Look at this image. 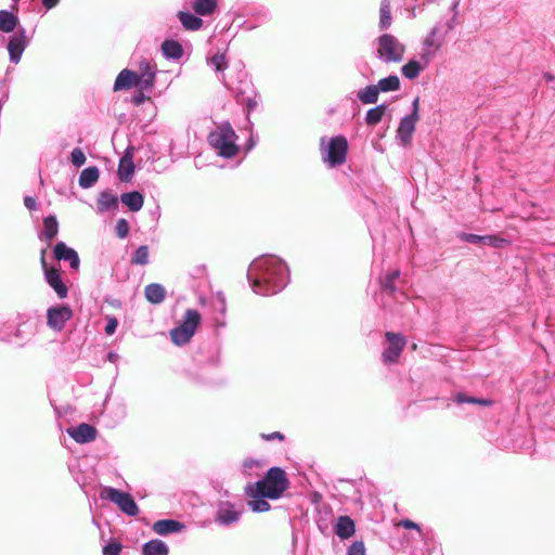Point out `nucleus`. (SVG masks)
<instances>
[{"label": "nucleus", "mask_w": 555, "mask_h": 555, "mask_svg": "<svg viewBox=\"0 0 555 555\" xmlns=\"http://www.w3.org/2000/svg\"><path fill=\"white\" fill-rule=\"evenodd\" d=\"M377 56L385 63H400L405 53V46L393 35L384 34L377 39Z\"/></svg>", "instance_id": "20e7f679"}, {"label": "nucleus", "mask_w": 555, "mask_h": 555, "mask_svg": "<svg viewBox=\"0 0 555 555\" xmlns=\"http://www.w3.org/2000/svg\"><path fill=\"white\" fill-rule=\"evenodd\" d=\"M211 64L215 66L216 70L221 72L227 66L225 56L223 54H216L211 57Z\"/></svg>", "instance_id": "49530a36"}, {"label": "nucleus", "mask_w": 555, "mask_h": 555, "mask_svg": "<svg viewBox=\"0 0 555 555\" xmlns=\"http://www.w3.org/2000/svg\"><path fill=\"white\" fill-rule=\"evenodd\" d=\"M248 505L254 512L257 513L267 512L270 509V504L264 500V498L253 499L248 502Z\"/></svg>", "instance_id": "a19ab883"}, {"label": "nucleus", "mask_w": 555, "mask_h": 555, "mask_svg": "<svg viewBox=\"0 0 555 555\" xmlns=\"http://www.w3.org/2000/svg\"><path fill=\"white\" fill-rule=\"evenodd\" d=\"M377 87L383 92L397 91L400 89V79L396 75H390L380 79Z\"/></svg>", "instance_id": "f704fd0d"}, {"label": "nucleus", "mask_w": 555, "mask_h": 555, "mask_svg": "<svg viewBox=\"0 0 555 555\" xmlns=\"http://www.w3.org/2000/svg\"><path fill=\"white\" fill-rule=\"evenodd\" d=\"M261 438L267 441H271L273 439H279L280 441H283L285 437L280 431H273L271 434H261Z\"/></svg>", "instance_id": "09e8293b"}, {"label": "nucleus", "mask_w": 555, "mask_h": 555, "mask_svg": "<svg viewBox=\"0 0 555 555\" xmlns=\"http://www.w3.org/2000/svg\"><path fill=\"white\" fill-rule=\"evenodd\" d=\"M217 5V0H195L192 8L196 14L207 16L216 11Z\"/></svg>", "instance_id": "c85d7f7f"}, {"label": "nucleus", "mask_w": 555, "mask_h": 555, "mask_svg": "<svg viewBox=\"0 0 555 555\" xmlns=\"http://www.w3.org/2000/svg\"><path fill=\"white\" fill-rule=\"evenodd\" d=\"M132 87L139 88L137 73L130 69H122L115 79L114 91L129 90Z\"/></svg>", "instance_id": "dca6fc26"}, {"label": "nucleus", "mask_w": 555, "mask_h": 555, "mask_svg": "<svg viewBox=\"0 0 555 555\" xmlns=\"http://www.w3.org/2000/svg\"><path fill=\"white\" fill-rule=\"evenodd\" d=\"M281 287L282 286L275 284L269 275H263L262 278H257L253 281L254 292L263 296L275 294L281 289Z\"/></svg>", "instance_id": "f3484780"}, {"label": "nucleus", "mask_w": 555, "mask_h": 555, "mask_svg": "<svg viewBox=\"0 0 555 555\" xmlns=\"http://www.w3.org/2000/svg\"><path fill=\"white\" fill-rule=\"evenodd\" d=\"M425 66V64L421 65L418 61L411 60L402 66V75L408 79H414Z\"/></svg>", "instance_id": "e433bc0d"}, {"label": "nucleus", "mask_w": 555, "mask_h": 555, "mask_svg": "<svg viewBox=\"0 0 555 555\" xmlns=\"http://www.w3.org/2000/svg\"><path fill=\"white\" fill-rule=\"evenodd\" d=\"M184 528L183 524L173 519L157 520L153 525V530L159 535H166L173 532H179Z\"/></svg>", "instance_id": "6ab92c4d"}, {"label": "nucleus", "mask_w": 555, "mask_h": 555, "mask_svg": "<svg viewBox=\"0 0 555 555\" xmlns=\"http://www.w3.org/2000/svg\"><path fill=\"white\" fill-rule=\"evenodd\" d=\"M418 98L413 102V112L411 114H418Z\"/></svg>", "instance_id": "6e6d98bb"}, {"label": "nucleus", "mask_w": 555, "mask_h": 555, "mask_svg": "<svg viewBox=\"0 0 555 555\" xmlns=\"http://www.w3.org/2000/svg\"><path fill=\"white\" fill-rule=\"evenodd\" d=\"M348 141L344 135H336L328 141L323 160L330 167L340 166L346 162Z\"/></svg>", "instance_id": "39448f33"}, {"label": "nucleus", "mask_w": 555, "mask_h": 555, "mask_svg": "<svg viewBox=\"0 0 555 555\" xmlns=\"http://www.w3.org/2000/svg\"><path fill=\"white\" fill-rule=\"evenodd\" d=\"M149 262V248L145 245H142L137 248L133 258L132 263L144 266Z\"/></svg>", "instance_id": "ea45409f"}, {"label": "nucleus", "mask_w": 555, "mask_h": 555, "mask_svg": "<svg viewBox=\"0 0 555 555\" xmlns=\"http://www.w3.org/2000/svg\"><path fill=\"white\" fill-rule=\"evenodd\" d=\"M143 555H168V547L160 540H151L143 545Z\"/></svg>", "instance_id": "c756f323"}, {"label": "nucleus", "mask_w": 555, "mask_h": 555, "mask_svg": "<svg viewBox=\"0 0 555 555\" xmlns=\"http://www.w3.org/2000/svg\"><path fill=\"white\" fill-rule=\"evenodd\" d=\"M67 434L73 438L77 443H88L93 441L96 438V428L87 423H82L77 427L68 428Z\"/></svg>", "instance_id": "9b49d317"}, {"label": "nucleus", "mask_w": 555, "mask_h": 555, "mask_svg": "<svg viewBox=\"0 0 555 555\" xmlns=\"http://www.w3.org/2000/svg\"><path fill=\"white\" fill-rule=\"evenodd\" d=\"M98 210L104 212L118 207V198L108 191L100 193L98 198Z\"/></svg>", "instance_id": "a878e982"}, {"label": "nucleus", "mask_w": 555, "mask_h": 555, "mask_svg": "<svg viewBox=\"0 0 555 555\" xmlns=\"http://www.w3.org/2000/svg\"><path fill=\"white\" fill-rule=\"evenodd\" d=\"M73 317V311L67 306L49 308L47 311L48 326L54 331H62L65 323Z\"/></svg>", "instance_id": "1a4fd4ad"}, {"label": "nucleus", "mask_w": 555, "mask_h": 555, "mask_svg": "<svg viewBox=\"0 0 555 555\" xmlns=\"http://www.w3.org/2000/svg\"><path fill=\"white\" fill-rule=\"evenodd\" d=\"M385 337L388 347L382 353L383 361L385 363H396L406 345V340L403 335L393 332H386Z\"/></svg>", "instance_id": "6e6552de"}, {"label": "nucleus", "mask_w": 555, "mask_h": 555, "mask_svg": "<svg viewBox=\"0 0 555 555\" xmlns=\"http://www.w3.org/2000/svg\"><path fill=\"white\" fill-rule=\"evenodd\" d=\"M100 178V171L95 166L88 167L80 172L79 185L83 189L91 188Z\"/></svg>", "instance_id": "393cba45"}, {"label": "nucleus", "mask_w": 555, "mask_h": 555, "mask_svg": "<svg viewBox=\"0 0 555 555\" xmlns=\"http://www.w3.org/2000/svg\"><path fill=\"white\" fill-rule=\"evenodd\" d=\"M162 51L166 57L179 60L183 56V48L176 40H165L162 43Z\"/></svg>", "instance_id": "bb28decb"}, {"label": "nucleus", "mask_w": 555, "mask_h": 555, "mask_svg": "<svg viewBox=\"0 0 555 555\" xmlns=\"http://www.w3.org/2000/svg\"><path fill=\"white\" fill-rule=\"evenodd\" d=\"M400 276V271L395 270L388 274L380 281V286L383 292L387 293L388 295H392L396 292L395 282Z\"/></svg>", "instance_id": "c9c22d12"}, {"label": "nucleus", "mask_w": 555, "mask_h": 555, "mask_svg": "<svg viewBox=\"0 0 555 555\" xmlns=\"http://www.w3.org/2000/svg\"><path fill=\"white\" fill-rule=\"evenodd\" d=\"M411 348H412V350H416L417 349V345L413 344Z\"/></svg>", "instance_id": "13d9d810"}, {"label": "nucleus", "mask_w": 555, "mask_h": 555, "mask_svg": "<svg viewBox=\"0 0 555 555\" xmlns=\"http://www.w3.org/2000/svg\"><path fill=\"white\" fill-rule=\"evenodd\" d=\"M24 205L29 209V210H35L37 208V202L34 197L31 196H25L24 197Z\"/></svg>", "instance_id": "603ef678"}, {"label": "nucleus", "mask_w": 555, "mask_h": 555, "mask_svg": "<svg viewBox=\"0 0 555 555\" xmlns=\"http://www.w3.org/2000/svg\"><path fill=\"white\" fill-rule=\"evenodd\" d=\"M378 87L375 85H370L358 92V98L364 104H374L378 100Z\"/></svg>", "instance_id": "7c9ffc66"}, {"label": "nucleus", "mask_w": 555, "mask_h": 555, "mask_svg": "<svg viewBox=\"0 0 555 555\" xmlns=\"http://www.w3.org/2000/svg\"><path fill=\"white\" fill-rule=\"evenodd\" d=\"M26 48V36L24 31L14 35L8 44V51L10 54V60L13 63H18L21 56Z\"/></svg>", "instance_id": "2eb2a0df"}, {"label": "nucleus", "mask_w": 555, "mask_h": 555, "mask_svg": "<svg viewBox=\"0 0 555 555\" xmlns=\"http://www.w3.org/2000/svg\"><path fill=\"white\" fill-rule=\"evenodd\" d=\"M199 324V312L195 309H188L180 325L172 328L169 333L172 343L177 346H183L188 344L194 336Z\"/></svg>", "instance_id": "7ed1b4c3"}, {"label": "nucleus", "mask_w": 555, "mask_h": 555, "mask_svg": "<svg viewBox=\"0 0 555 555\" xmlns=\"http://www.w3.org/2000/svg\"><path fill=\"white\" fill-rule=\"evenodd\" d=\"M40 263L44 271V274H47V270H49L50 268H48V264L46 261V250L44 249L41 250Z\"/></svg>", "instance_id": "5fc2aeb1"}, {"label": "nucleus", "mask_w": 555, "mask_h": 555, "mask_svg": "<svg viewBox=\"0 0 555 555\" xmlns=\"http://www.w3.org/2000/svg\"><path fill=\"white\" fill-rule=\"evenodd\" d=\"M543 77L545 78L546 81H552L554 79L551 73H544Z\"/></svg>", "instance_id": "4d7b16f0"}, {"label": "nucleus", "mask_w": 555, "mask_h": 555, "mask_svg": "<svg viewBox=\"0 0 555 555\" xmlns=\"http://www.w3.org/2000/svg\"><path fill=\"white\" fill-rule=\"evenodd\" d=\"M454 401L459 404L473 403V404H479L482 406H491L493 404V401L490 399H479L476 397L466 396L462 392L456 393Z\"/></svg>", "instance_id": "58836bf2"}, {"label": "nucleus", "mask_w": 555, "mask_h": 555, "mask_svg": "<svg viewBox=\"0 0 555 555\" xmlns=\"http://www.w3.org/2000/svg\"><path fill=\"white\" fill-rule=\"evenodd\" d=\"M444 42V36L439 27L435 26L423 41L421 60L427 65L438 53Z\"/></svg>", "instance_id": "0eeeda50"}, {"label": "nucleus", "mask_w": 555, "mask_h": 555, "mask_svg": "<svg viewBox=\"0 0 555 555\" xmlns=\"http://www.w3.org/2000/svg\"><path fill=\"white\" fill-rule=\"evenodd\" d=\"M70 159L74 166L81 167L86 163V156L82 150L76 147L70 153Z\"/></svg>", "instance_id": "79ce46f5"}, {"label": "nucleus", "mask_w": 555, "mask_h": 555, "mask_svg": "<svg viewBox=\"0 0 555 555\" xmlns=\"http://www.w3.org/2000/svg\"><path fill=\"white\" fill-rule=\"evenodd\" d=\"M60 2V0H42V4L44 5V8H47L48 10L54 8L57 5V3Z\"/></svg>", "instance_id": "864d4df0"}, {"label": "nucleus", "mask_w": 555, "mask_h": 555, "mask_svg": "<svg viewBox=\"0 0 555 555\" xmlns=\"http://www.w3.org/2000/svg\"><path fill=\"white\" fill-rule=\"evenodd\" d=\"M240 513L234 511L231 504L227 503L218 509L216 519L220 524L230 525L236 521Z\"/></svg>", "instance_id": "b1692460"}, {"label": "nucleus", "mask_w": 555, "mask_h": 555, "mask_svg": "<svg viewBox=\"0 0 555 555\" xmlns=\"http://www.w3.org/2000/svg\"><path fill=\"white\" fill-rule=\"evenodd\" d=\"M398 526L403 527V528H405V529H416V530H421L420 526H418L416 522H414V521H412V520H410V519H403V520H401V521L398 524Z\"/></svg>", "instance_id": "3c124183"}, {"label": "nucleus", "mask_w": 555, "mask_h": 555, "mask_svg": "<svg viewBox=\"0 0 555 555\" xmlns=\"http://www.w3.org/2000/svg\"><path fill=\"white\" fill-rule=\"evenodd\" d=\"M134 172V164L131 155L127 152L119 160L118 177L121 181H130Z\"/></svg>", "instance_id": "4be33fe9"}, {"label": "nucleus", "mask_w": 555, "mask_h": 555, "mask_svg": "<svg viewBox=\"0 0 555 555\" xmlns=\"http://www.w3.org/2000/svg\"><path fill=\"white\" fill-rule=\"evenodd\" d=\"M237 135L229 122H223L208 135L209 145L224 158H232L237 155L240 147L235 143Z\"/></svg>", "instance_id": "f03ea898"}, {"label": "nucleus", "mask_w": 555, "mask_h": 555, "mask_svg": "<svg viewBox=\"0 0 555 555\" xmlns=\"http://www.w3.org/2000/svg\"><path fill=\"white\" fill-rule=\"evenodd\" d=\"M461 238L465 242L473 244H483L488 246H492L495 248H502L508 244L505 238H502L498 235H477L472 233H463Z\"/></svg>", "instance_id": "ddd939ff"}, {"label": "nucleus", "mask_w": 555, "mask_h": 555, "mask_svg": "<svg viewBox=\"0 0 555 555\" xmlns=\"http://www.w3.org/2000/svg\"><path fill=\"white\" fill-rule=\"evenodd\" d=\"M118 321L115 317H109L107 319V324L105 326V333L107 335H113L117 328Z\"/></svg>", "instance_id": "de8ad7c7"}, {"label": "nucleus", "mask_w": 555, "mask_h": 555, "mask_svg": "<svg viewBox=\"0 0 555 555\" xmlns=\"http://www.w3.org/2000/svg\"><path fill=\"white\" fill-rule=\"evenodd\" d=\"M144 295L149 302L158 305L164 301L166 291L160 284L152 283L145 286Z\"/></svg>", "instance_id": "412c9836"}, {"label": "nucleus", "mask_w": 555, "mask_h": 555, "mask_svg": "<svg viewBox=\"0 0 555 555\" xmlns=\"http://www.w3.org/2000/svg\"><path fill=\"white\" fill-rule=\"evenodd\" d=\"M385 112H386V106L384 104L369 109L366 113V117H365L366 125L367 126L377 125L382 120Z\"/></svg>", "instance_id": "4c0bfd02"}, {"label": "nucleus", "mask_w": 555, "mask_h": 555, "mask_svg": "<svg viewBox=\"0 0 555 555\" xmlns=\"http://www.w3.org/2000/svg\"><path fill=\"white\" fill-rule=\"evenodd\" d=\"M122 545L119 542H111L103 547V555H120Z\"/></svg>", "instance_id": "c03bdc74"}, {"label": "nucleus", "mask_w": 555, "mask_h": 555, "mask_svg": "<svg viewBox=\"0 0 555 555\" xmlns=\"http://www.w3.org/2000/svg\"><path fill=\"white\" fill-rule=\"evenodd\" d=\"M356 532L354 521L349 516H340L335 526V533L340 539H349Z\"/></svg>", "instance_id": "aec40b11"}, {"label": "nucleus", "mask_w": 555, "mask_h": 555, "mask_svg": "<svg viewBox=\"0 0 555 555\" xmlns=\"http://www.w3.org/2000/svg\"><path fill=\"white\" fill-rule=\"evenodd\" d=\"M143 91L144 90L139 89V91L133 95L132 103L134 105L139 106L147 99Z\"/></svg>", "instance_id": "8fccbe9b"}, {"label": "nucleus", "mask_w": 555, "mask_h": 555, "mask_svg": "<svg viewBox=\"0 0 555 555\" xmlns=\"http://www.w3.org/2000/svg\"><path fill=\"white\" fill-rule=\"evenodd\" d=\"M120 201L131 211H139L144 203L143 195L138 191L121 194Z\"/></svg>", "instance_id": "5701e85b"}, {"label": "nucleus", "mask_w": 555, "mask_h": 555, "mask_svg": "<svg viewBox=\"0 0 555 555\" xmlns=\"http://www.w3.org/2000/svg\"><path fill=\"white\" fill-rule=\"evenodd\" d=\"M288 486L286 473L280 467H271L261 480L247 485L245 493L250 499L276 500L282 496Z\"/></svg>", "instance_id": "f257e3e1"}, {"label": "nucleus", "mask_w": 555, "mask_h": 555, "mask_svg": "<svg viewBox=\"0 0 555 555\" xmlns=\"http://www.w3.org/2000/svg\"><path fill=\"white\" fill-rule=\"evenodd\" d=\"M17 17L9 11H0V30L4 33H11L17 25Z\"/></svg>", "instance_id": "473e14b6"}, {"label": "nucleus", "mask_w": 555, "mask_h": 555, "mask_svg": "<svg viewBox=\"0 0 555 555\" xmlns=\"http://www.w3.org/2000/svg\"><path fill=\"white\" fill-rule=\"evenodd\" d=\"M178 17L186 30H198L203 26V20L192 13L180 11Z\"/></svg>", "instance_id": "cd10ccee"}, {"label": "nucleus", "mask_w": 555, "mask_h": 555, "mask_svg": "<svg viewBox=\"0 0 555 555\" xmlns=\"http://www.w3.org/2000/svg\"><path fill=\"white\" fill-rule=\"evenodd\" d=\"M116 234L119 238H125L129 233V224L126 219H119L116 223Z\"/></svg>", "instance_id": "37998d69"}, {"label": "nucleus", "mask_w": 555, "mask_h": 555, "mask_svg": "<svg viewBox=\"0 0 555 555\" xmlns=\"http://www.w3.org/2000/svg\"><path fill=\"white\" fill-rule=\"evenodd\" d=\"M155 65H152L149 61H142L139 66V73H137L139 89H152L155 81Z\"/></svg>", "instance_id": "9d476101"}, {"label": "nucleus", "mask_w": 555, "mask_h": 555, "mask_svg": "<svg viewBox=\"0 0 555 555\" xmlns=\"http://www.w3.org/2000/svg\"><path fill=\"white\" fill-rule=\"evenodd\" d=\"M53 253L56 260L68 261L72 269L78 270L80 266L79 256L75 249L68 247L64 242H59L54 246Z\"/></svg>", "instance_id": "f8f14e48"}, {"label": "nucleus", "mask_w": 555, "mask_h": 555, "mask_svg": "<svg viewBox=\"0 0 555 555\" xmlns=\"http://www.w3.org/2000/svg\"><path fill=\"white\" fill-rule=\"evenodd\" d=\"M392 23L390 4L388 0H384L379 9V28L382 30L388 29Z\"/></svg>", "instance_id": "72a5a7b5"}, {"label": "nucleus", "mask_w": 555, "mask_h": 555, "mask_svg": "<svg viewBox=\"0 0 555 555\" xmlns=\"http://www.w3.org/2000/svg\"><path fill=\"white\" fill-rule=\"evenodd\" d=\"M102 498L115 503L120 511L129 516L139 514V507L129 493L108 487L103 490Z\"/></svg>", "instance_id": "423d86ee"}, {"label": "nucleus", "mask_w": 555, "mask_h": 555, "mask_svg": "<svg viewBox=\"0 0 555 555\" xmlns=\"http://www.w3.org/2000/svg\"><path fill=\"white\" fill-rule=\"evenodd\" d=\"M59 232V223L55 216H48L43 219V235L48 242H51Z\"/></svg>", "instance_id": "2f4dec72"}, {"label": "nucleus", "mask_w": 555, "mask_h": 555, "mask_svg": "<svg viewBox=\"0 0 555 555\" xmlns=\"http://www.w3.org/2000/svg\"><path fill=\"white\" fill-rule=\"evenodd\" d=\"M46 280L47 283L54 289L60 298H65L68 294L67 286L63 283L57 269L50 268L47 270Z\"/></svg>", "instance_id": "a211bd4d"}, {"label": "nucleus", "mask_w": 555, "mask_h": 555, "mask_svg": "<svg viewBox=\"0 0 555 555\" xmlns=\"http://www.w3.org/2000/svg\"><path fill=\"white\" fill-rule=\"evenodd\" d=\"M348 555H365L364 543L362 541L353 542L348 550Z\"/></svg>", "instance_id": "a18cd8bd"}, {"label": "nucleus", "mask_w": 555, "mask_h": 555, "mask_svg": "<svg viewBox=\"0 0 555 555\" xmlns=\"http://www.w3.org/2000/svg\"><path fill=\"white\" fill-rule=\"evenodd\" d=\"M418 118V114H410L400 120L397 134L402 141L403 145L410 144Z\"/></svg>", "instance_id": "4468645a"}]
</instances>
